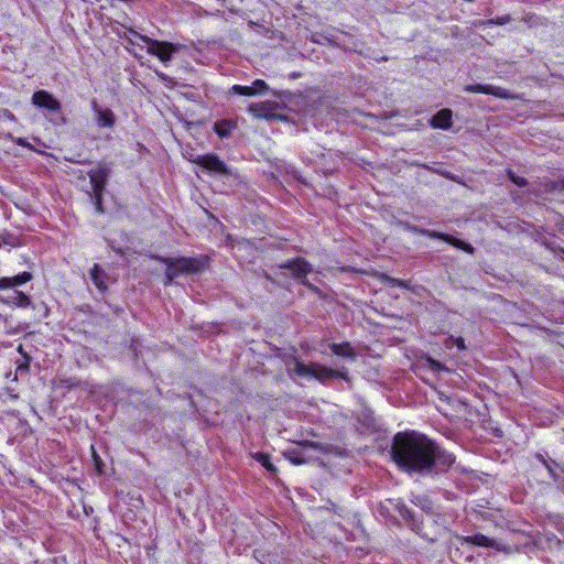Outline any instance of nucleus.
Returning <instances> with one entry per match:
<instances>
[{"label": "nucleus", "instance_id": "nucleus-1", "mask_svg": "<svg viewBox=\"0 0 564 564\" xmlns=\"http://www.w3.org/2000/svg\"><path fill=\"white\" fill-rule=\"evenodd\" d=\"M437 445L423 434L398 433L392 445V457L406 471H430L435 464Z\"/></svg>", "mask_w": 564, "mask_h": 564}, {"label": "nucleus", "instance_id": "nucleus-4", "mask_svg": "<svg viewBox=\"0 0 564 564\" xmlns=\"http://www.w3.org/2000/svg\"><path fill=\"white\" fill-rule=\"evenodd\" d=\"M153 259L166 264L165 282L167 285L181 274L196 273L203 270L204 261L198 258H163L155 256Z\"/></svg>", "mask_w": 564, "mask_h": 564}, {"label": "nucleus", "instance_id": "nucleus-7", "mask_svg": "<svg viewBox=\"0 0 564 564\" xmlns=\"http://www.w3.org/2000/svg\"><path fill=\"white\" fill-rule=\"evenodd\" d=\"M465 91L491 95V96H495V97L501 98V99H512L513 98V95L509 90L498 87V86H492V85H481V84L468 85L465 87Z\"/></svg>", "mask_w": 564, "mask_h": 564}, {"label": "nucleus", "instance_id": "nucleus-2", "mask_svg": "<svg viewBox=\"0 0 564 564\" xmlns=\"http://www.w3.org/2000/svg\"><path fill=\"white\" fill-rule=\"evenodd\" d=\"M286 369L290 373H295L302 378H314L322 382L332 378L347 379V375L339 370H334L318 364L306 365L295 358L288 361Z\"/></svg>", "mask_w": 564, "mask_h": 564}, {"label": "nucleus", "instance_id": "nucleus-29", "mask_svg": "<svg viewBox=\"0 0 564 564\" xmlns=\"http://www.w3.org/2000/svg\"><path fill=\"white\" fill-rule=\"evenodd\" d=\"M510 21V18L509 17H502V18H498L497 20H491L490 23H496V24H506Z\"/></svg>", "mask_w": 564, "mask_h": 564}, {"label": "nucleus", "instance_id": "nucleus-27", "mask_svg": "<svg viewBox=\"0 0 564 564\" xmlns=\"http://www.w3.org/2000/svg\"><path fill=\"white\" fill-rule=\"evenodd\" d=\"M101 196L102 194H94V197H95V207L97 209V212L101 213L102 212V208H101Z\"/></svg>", "mask_w": 564, "mask_h": 564}, {"label": "nucleus", "instance_id": "nucleus-33", "mask_svg": "<svg viewBox=\"0 0 564 564\" xmlns=\"http://www.w3.org/2000/svg\"><path fill=\"white\" fill-rule=\"evenodd\" d=\"M158 76L162 79V80H167V76L164 75L163 73H159L156 72Z\"/></svg>", "mask_w": 564, "mask_h": 564}, {"label": "nucleus", "instance_id": "nucleus-19", "mask_svg": "<svg viewBox=\"0 0 564 564\" xmlns=\"http://www.w3.org/2000/svg\"><path fill=\"white\" fill-rule=\"evenodd\" d=\"M90 279L99 290H105L106 284L104 282L102 274L99 270L98 264H95L90 272Z\"/></svg>", "mask_w": 564, "mask_h": 564}, {"label": "nucleus", "instance_id": "nucleus-35", "mask_svg": "<svg viewBox=\"0 0 564 564\" xmlns=\"http://www.w3.org/2000/svg\"><path fill=\"white\" fill-rule=\"evenodd\" d=\"M561 184H562V187L564 188V180H563V181H561Z\"/></svg>", "mask_w": 564, "mask_h": 564}, {"label": "nucleus", "instance_id": "nucleus-12", "mask_svg": "<svg viewBox=\"0 0 564 564\" xmlns=\"http://www.w3.org/2000/svg\"><path fill=\"white\" fill-rule=\"evenodd\" d=\"M431 126L435 129L446 130L452 126V111L449 109H442L431 119Z\"/></svg>", "mask_w": 564, "mask_h": 564}, {"label": "nucleus", "instance_id": "nucleus-13", "mask_svg": "<svg viewBox=\"0 0 564 564\" xmlns=\"http://www.w3.org/2000/svg\"><path fill=\"white\" fill-rule=\"evenodd\" d=\"M249 111L257 118L273 117V105L271 102L253 104L249 107Z\"/></svg>", "mask_w": 564, "mask_h": 564}, {"label": "nucleus", "instance_id": "nucleus-11", "mask_svg": "<svg viewBox=\"0 0 564 564\" xmlns=\"http://www.w3.org/2000/svg\"><path fill=\"white\" fill-rule=\"evenodd\" d=\"M93 109L97 115V123L101 128H111L115 124V116L110 109H100L96 102H91Z\"/></svg>", "mask_w": 564, "mask_h": 564}, {"label": "nucleus", "instance_id": "nucleus-23", "mask_svg": "<svg viewBox=\"0 0 564 564\" xmlns=\"http://www.w3.org/2000/svg\"><path fill=\"white\" fill-rule=\"evenodd\" d=\"M251 86L256 95H261L269 89V86L262 79L254 80Z\"/></svg>", "mask_w": 564, "mask_h": 564}, {"label": "nucleus", "instance_id": "nucleus-8", "mask_svg": "<svg viewBox=\"0 0 564 564\" xmlns=\"http://www.w3.org/2000/svg\"><path fill=\"white\" fill-rule=\"evenodd\" d=\"M110 170L107 166H99L89 172L90 184L94 194H102Z\"/></svg>", "mask_w": 564, "mask_h": 564}, {"label": "nucleus", "instance_id": "nucleus-18", "mask_svg": "<svg viewBox=\"0 0 564 564\" xmlns=\"http://www.w3.org/2000/svg\"><path fill=\"white\" fill-rule=\"evenodd\" d=\"M214 130L220 138H226L230 134L232 124L228 121L216 122Z\"/></svg>", "mask_w": 564, "mask_h": 564}, {"label": "nucleus", "instance_id": "nucleus-15", "mask_svg": "<svg viewBox=\"0 0 564 564\" xmlns=\"http://www.w3.org/2000/svg\"><path fill=\"white\" fill-rule=\"evenodd\" d=\"M431 237L443 239L444 241L466 251L467 253H474V247L465 241L455 239L451 236L438 234V232H432L430 234Z\"/></svg>", "mask_w": 564, "mask_h": 564}, {"label": "nucleus", "instance_id": "nucleus-10", "mask_svg": "<svg viewBox=\"0 0 564 564\" xmlns=\"http://www.w3.org/2000/svg\"><path fill=\"white\" fill-rule=\"evenodd\" d=\"M317 446L314 443L304 444L300 449H293L285 453V456L294 465H301L308 462L307 451L311 448H316Z\"/></svg>", "mask_w": 564, "mask_h": 564}, {"label": "nucleus", "instance_id": "nucleus-5", "mask_svg": "<svg viewBox=\"0 0 564 564\" xmlns=\"http://www.w3.org/2000/svg\"><path fill=\"white\" fill-rule=\"evenodd\" d=\"M138 36L147 44V52L156 56L164 64L169 63L172 55L180 48V45L171 42L153 40L145 35Z\"/></svg>", "mask_w": 564, "mask_h": 564}, {"label": "nucleus", "instance_id": "nucleus-22", "mask_svg": "<svg viewBox=\"0 0 564 564\" xmlns=\"http://www.w3.org/2000/svg\"><path fill=\"white\" fill-rule=\"evenodd\" d=\"M232 91L238 95L243 96H256V93L252 89V86H241V85H235L232 86Z\"/></svg>", "mask_w": 564, "mask_h": 564}, {"label": "nucleus", "instance_id": "nucleus-6", "mask_svg": "<svg viewBox=\"0 0 564 564\" xmlns=\"http://www.w3.org/2000/svg\"><path fill=\"white\" fill-rule=\"evenodd\" d=\"M37 108L46 109L48 111V119L54 124L64 122V117L61 111V104L51 94L44 90H37Z\"/></svg>", "mask_w": 564, "mask_h": 564}, {"label": "nucleus", "instance_id": "nucleus-14", "mask_svg": "<svg viewBox=\"0 0 564 564\" xmlns=\"http://www.w3.org/2000/svg\"><path fill=\"white\" fill-rule=\"evenodd\" d=\"M282 268H288L292 270L293 275L296 278H304L311 272L310 264L303 259H296L295 261H292L289 264L283 265Z\"/></svg>", "mask_w": 564, "mask_h": 564}, {"label": "nucleus", "instance_id": "nucleus-20", "mask_svg": "<svg viewBox=\"0 0 564 564\" xmlns=\"http://www.w3.org/2000/svg\"><path fill=\"white\" fill-rule=\"evenodd\" d=\"M253 458L259 462L267 470L275 471L274 465L271 463L269 455L263 453L253 454Z\"/></svg>", "mask_w": 564, "mask_h": 564}, {"label": "nucleus", "instance_id": "nucleus-26", "mask_svg": "<svg viewBox=\"0 0 564 564\" xmlns=\"http://www.w3.org/2000/svg\"><path fill=\"white\" fill-rule=\"evenodd\" d=\"M91 455H93V458H94V462L96 464V467L98 469L99 473H101V469H100V464H101V459L100 457L97 455L94 446H91Z\"/></svg>", "mask_w": 564, "mask_h": 564}, {"label": "nucleus", "instance_id": "nucleus-32", "mask_svg": "<svg viewBox=\"0 0 564 564\" xmlns=\"http://www.w3.org/2000/svg\"><path fill=\"white\" fill-rule=\"evenodd\" d=\"M399 288L409 289V288H410V285H409V283H408L406 281L401 280V281H400V285H399Z\"/></svg>", "mask_w": 564, "mask_h": 564}, {"label": "nucleus", "instance_id": "nucleus-16", "mask_svg": "<svg viewBox=\"0 0 564 564\" xmlns=\"http://www.w3.org/2000/svg\"><path fill=\"white\" fill-rule=\"evenodd\" d=\"M330 349H332L333 354H335L337 356H340V357H344V358H348V359H355L356 358V351L350 346L349 343L332 344L330 345Z\"/></svg>", "mask_w": 564, "mask_h": 564}, {"label": "nucleus", "instance_id": "nucleus-30", "mask_svg": "<svg viewBox=\"0 0 564 564\" xmlns=\"http://www.w3.org/2000/svg\"><path fill=\"white\" fill-rule=\"evenodd\" d=\"M455 344H456L458 349H460V350L465 349V343H464L463 338H456L455 339Z\"/></svg>", "mask_w": 564, "mask_h": 564}, {"label": "nucleus", "instance_id": "nucleus-31", "mask_svg": "<svg viewBox=\"0 0 564 564\" xmlns=\"http://www.w3.org/2000/svg\"><path fill=\"white\" fill-rule=\"evenodd\" d=\"M11 239H12V237H11L10 235H4V236L2 237V241H3V243H6V245H12V246H13L14 243L12 242V240H11Z\"/></svg>", "mask_w": 564, "mask_h": 564}, {"label": "nucleus", "instance_id": "nucleus-25", "mask_svg": "<svg viewBox=\"0 0 564 564\" xmlns=\"http://www.w3.org/2000/svg\"><path fill=\"white\" fill-rule=\"evenodd\" d=\"M510 180L518 186H524L527 184L525 178L517 176L514 173L509 172Z\"/></svg>", "mask_w": 564, "mask_h": 564}, {"label": "nucleus", "instance_id": "nucleus-28", "mask_svg": "<svg viewBox=\"0 0 564 564\" xmlns=\"http://www.w3.org/2000/svg\"><path fill=\"white\" fill-rule=\"evenodd\" d=\"M427 361H429V365H430L431 369H433V370L443 369V367H442V365L440 362H437V361H435V360H433L431 358L427 359Z\"/></svg>", "mask_w": 564, "mask_h": 564}, {"label": "nucleus", "instance_id": "nucleus-24", "mask_svg": "<svg viewBox=\"0 0 564 564\" xmlns=\"http://www.w3.org/2000/svg\"><path fill=\"white\" fill-rule=\"evenodd\" d=\"M379 279L380 281L390 284L391 286H399L401 281L400 279L391 278L384 273L379 274Z\"/></svg>", "mask_w": 564, "mask_h": 564}, {"label": "nucleus", "instance_id": "nucleus-3", "mask_svg": "<svg viewBox=\"0 0 564 564\" xmlns=\"http://www.w3.org/2000/svg\"><path fill=\"white\" fill-rule=\"evenodd\" d=\"M33 278L31 272H22L14 276L0 278V290H11L12 292L7 296L1 297L3 303L18 307H26L31 304L30 297L22 291L15 290V288L31 281Z\"/></svg>", "mask_w": 564, "mask_h": 564}, {"label": "nucleus", "instance_id": "nucleus-17", "mask_svg": "<svg viewBox=\"0 0 564 564\" xmlns=\"http://www.w3.org/2000/svg\"><path fill=\"white\" fill-rule=\"evenodd\" d=\"M466 541L478 546L498 547V544L495 540H491L488 536L480 533L466 538Z\"/></svg>", "mask_w": 564, "mask_h": 564}, {"label": "nucleus", "instance_id": "nucleus-34", "mask_svg": "<svg viewBox=\"0 0 564 564\" xmlns=\"http://www.w3.org/2000/svg\"><path fill=\"white\" fill-rule=\"evenodd\" d=\"M31 101H32L33 105H35V93L32 95Z\"/></svg>", "mask_w": 564, "mask_h": 564}, {"label": "nucleus", "instance_id": "nucleus-9", "mask_svg": "<svg viewBox=\"0 0 564 564\" xmlns=\"http://www.w3.org/2000/svg\"><path fill=\"white\" fill-rule=\"evenodd\" d=\"M194 162L212 172L219 174H225L227 172L224 162L213 154L199 155L195 159Z\"/></svg>", "mask_w": 564, "mask_h": 564}, {"label": "nucleus", "instance_id": "nucleus-21", "mask_svg": "<svg viewBox=\"0 0 564 564\" xmlns=\"http://www.w3.org/2000/svg\"><path fill=\"white\" fill-rule=\"evenodd\" d=\"M435 462H438L440 464L445 465V466H451L455 462V458L452 454L442 452L437 447Z\"/></svg>", "mask_w": 564, "mask_h": 564}]
</instances>
